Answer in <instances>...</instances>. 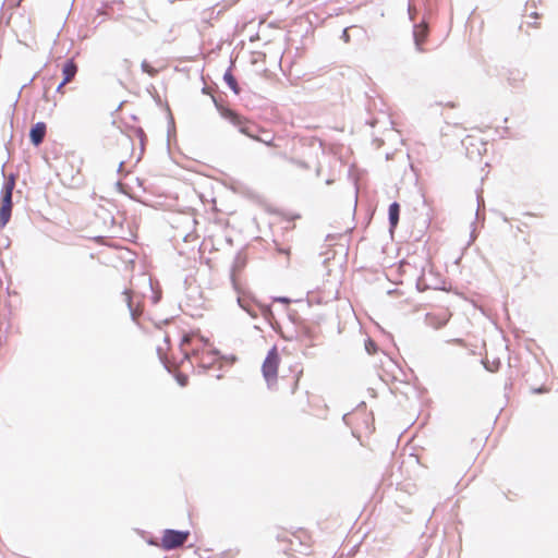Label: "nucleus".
Returning <instances> with one entry per match:
<instances>
[{
  "label": "nucleus",
  "instance_id": "1",
  "mask_svg": "<svg viewBox=\"0 0 558 558\" xmlns=\"http://www.w3.org/2000/svg\"><path fill=\"white\" fill-rule=\"evenodd\" d=\"M280 362V354L278 348L275 345L268 351L263 362V377L270 390L293 395L298 390L303 376V366L299 362L290 363L288 368L282 369L279 375Z\"/></svg>",
  "mask_w": 558,
  "mask_h": 558
},
{
  "label": "nucleus",
  "instance_id": "2",
  "mask_svg": "<svg viewBox=\"0 0 558 558\" xmlns=\"http://www.w3.org/2000/svg\"><path fill=\"white\" fill-rule=\"evenodd\" d=\"M262 133H263V135L258 136L253 132V136H250V137L257 142L265 144L268 147L284 148L283 150H281L279 153V156L282 159L292 161L300 166H303V163L301 162L302 158H300L295 153L296 146L303 143L302 137H299V136H291V137H287V138L280 137V138H278L279 142H276L275 137L272 135L268 134L265 131H262Z\"/></svg>",
  "mask_w": 558,
  "mask_h": 558
},
{
  "label": "nucleus",
  "instance_id": "3",
  "mask_svg": "<svg viewBox=\"0 0 558 558\" xmlns=\"http://www.w3.org/2000/svg\"><path fill=\"white\" fill-rule=\"evenodd\" d=\"M278 541L284 543L283 550L286 554L293 556L296 553H302L311 546V536L304 530L296 532L282 531L277 536Z\"/></svg>",
  "mask_w": 558,
  "mask_h": 558
},
{
  "label": "nucleus",
  "instance_id": "4",
  "mask_svg": "<svg viewBox=\"0 0 558 558\" xmlns=\"http://www.w3.org/2000/svg\"><path fill=\"white\" fill-rule=\"evenodd\" d=\"M195 341H199L197 335L195 332H189L183 335L180 347L181 351L189 356L192 352L193 355L198 359L201 366L203 367H210L215 365V363L220 364L219 359L215 352H213L210 349H203L201 352V355L198 356V353L195 352V349L192 348L189 349V345L192 344Z\"/></svg>",
  "mask_w": 558,
  "mask_h": 558
},
{
  "label": "nucleus",
  "instance_id": "5",
  "mask_svg": "<svg viewBox=\"0 0 558 558\" xmlns=\"http://www.w3.org/2000/svg\"><path fill=\"white\" fill-rule=\"evenodd\" d=\"M15 186V178L10 175L5 179L0 201V228H4L10 221L12 214V192Z\"/></svg>",
  "mask_w": 558,
  "mask_h": 558
},
{
  "label": "nucleus",
  "instance_id": "6",
  "mask_svg": "<svg viewBox=\"0 0 558 558\" xmlns=\"http://www.w3.org/2000/svg\"><path fill=\"white\" fill-rule=\"evenodd\" d=\"M462 145L466 156L471 159L480 158L486 153V142L478 131L468 134L462 141Z\"/></svg>",
  "mask_w": 558,
  "mask_h": 558
},
{
  "label": "nucleus",
  "instance_id": "7",
  "mask_svg": "<svg viewBox=\"0 0 558 558\" xmlns=\"http://www.w3.org/2000/svg\"><path fill=\"white\" fill-rule=\"evenodd\" d=\"M189 531L165 530L159 546L165 550L181 547L189 538Z\"/></svg>",
  "mask_w": 558,
  "mask_h": 558
},
{
  "label": "nucleus",
  "instance_id": "8",
  "mask_svg": "<svg viewBox=\"0 0 558 558\" xmlns=\"http://www.w3.org/2000/svg\"><path fill=\"white\" fill-rule=\"evenodd\" d=\"M218 110L225 119L230 121L233 125L238 126L241 133L246 136H253L254 125L247 119L240 116L232 109L222 106L218 107Z\"/></svg>",
  "mask_w": 558,
  "mask_h": 558
},
{
  "label": "nucleus",
  "instance_id": "9",
  "mask_svg": "<svg viewBox=\"0 0 558 558\" xmlns=\"http://www.w3.org/2000/svg\"><path fill=\"white\" fill-rule=\"evenodd\" d=\"M450 317L451 314L447 308H439L426 315V323L430 327L439 329L449 322Z\"/></svg>",
  "mask_w": 558,
  "mask_h": 558
},
{
  "label": "nucleus",
  "instance_id": "10",
  "mask_svg": "<svg viewBox=\"0 0 558 558\" xmlns=\"http://www.w3.org/2000/svg\"><path fill=\"white\" fill-rule=\"evenodd\" d=\"M77 70L78 68L74 60H68L62 68L63 84H69L70 82H72L77 73Z\"/></svg>",
  "mask_w": 558,
  "mask_h": 558
},
{
  "label": "nucleus",
  "instance_id": "11",
  "mask_svg": "<svg viewBox=\"0 0 558 558\" xmlns=\"http://www.w3.org/2000/svg\"><path fill=\"white\" fill-rule=\"evenodd\" d=\"M46 135V124L44 122L36 123L29 133V137L32 143L35 146H38L44 141V137Z\"/></svg>",
  "mask_w": 558,
  "mask_h": 558
},
{
  "label": "nucleus",
  "instance_id": "12",
  "mask_svg": "<svg viewBox=\"0 0 558 558\" xmlns=\"http://www.w3.org/2000/svg\"><path fill=\"white\" fill-rule=\"evenodd\" d=\"M427 37L426 25H418L414 29V38L416 46L421 49V46L425 43Z\"/></svg>",
  "mask_w": 558,
  "mask_h": 558
},
{
  "label": "nucleus",
  "instance_id": "13",
  "mask_svg": "<svg viewBox=\"0 0 558 558\" xmlns=\"http://www.w3.org/2000/svg\"><path fill=\"white\" fill-rule=\"evenodd\" d=\"M400 206L398 203H392L389 206V221L392 228L398 225L399 221Z\"/></svg>",
  "mask_w": 558,
  "mask_h": 558
},
{
  "label": "nucleus",
  "instance_id": "14",
  "mask_svg": "<svg viewBox=\"0 0 558 558\" xmlns=\"http://www.w3.org/2000/svg\"><path fill=\"white\" fill-rule=\"evenodd\" d=\"M223 80L227 83V85L234 92V94H240V87L236 83L235 77L231 73V71H227L223 75Z\"/></svg>",
  "mask_w": 558,
  "mask_h": 558
},
{
  "label": "nucleus",
  "instance_id": "15",
  "mask_svg": "<svg viewBox=\"0 0 558 558\" xmlns=\"http://www.w3.org/2000/svg\"><path fill=\"white\" fill-rule=\"evenodd\" d=\"M529 19H531V20H533V21H532V22H531V21H524V22H522V24H521V26H520V27H521V29H525V32H527V28H529L530 26H533V27H536V28L539 26V23L537 22V20H538V14H537L536 12H535V13H533V14H531V15L529 16Z\"/></svg>",
  "mask_w": 558,
  "mask_h": 558
},
{
  "label": "nucleus",
  "instance_id": "16",
  "mask_svg": "<svg viewBox=\"0 0 558 558\" xmlns=\"http://www.w3.org/2000/svg\"><path fill=\"white\" fill-rule=\"evenodd\" d=\"M141 68H142V70H143L145 73H147V74H148V75H150V76H155V75H157V74H158V72H159V70H158V69H156L155 66H153V65L150 64V62H148L147 60H144V61L142 62Z\"/></svg>",
  "mask_w": 558,
  "mask_h": 558
},
{
  "label": "nucleus",
  "instance_id": "17",
  "mask_svg": "<svg viewBox=\"0 0 558 558\" xmlns=\"http://www.w3.org/2000/svg\"><path fill=\"white\" fill-rule=\"evenodd\" d=\"M122 296H123V301L126 303L129 310L131 311L133 318L135 319L136 312L132 307V292L130 290H125L123 292Z\"/></svg>",
  "mask_w": 558,
  "mask_h": 558
},
{
  "label": "nucleus",
  "instance_id": "18",
  "mask_svg": "<svg viewBox=\"0 0 558 558\" xmlns=\"http://www.w3.org/2000/svg\"><path fill=\"white\" fill-rule=\"evenodd\" d=\"M163 340H165V347L158 345V348H157L159 354H162L165 351H167L169 349V344H170L169 336L163 335Z\"/></svg>",
  "mask_w": 558,
  "mask_h": 558
},
{
  "label": "nucleus",
  "instance_id": "19",
  "mask_svg": "<svg viewBox=\"0 0 558 558\" xmlns=\"http://www.w3.org/2000/svg\"><path fill=\"white\" fill-rule=\"evenodd\" d=\"M548 391H549V389L547 387H545V386L536 388V389H533L534 393H546Z\"/></svg>",
  "mask_w": 558,
  "mask_h": 558
},
{
  "label": "nucleus",
  "instance_id": "20",
  "mask_svg": "<svg viewBox=\"0 0 558 558\" xmlns=\"http://www.w3.org/2000/svg\"><path fill=\"white\" fill-rule=\"evenodd\" d=\"M366 350L371 354L374 353L375 352V343L373 341H369L368 344L366 345Z\"/></svg>",
  "mask_w": 558,
  "mask_h": 558
},
{
  "label": "nucleus",
  "instance_id": "21",
  "mask_svg": "<svg viewBox=\"0 0 558 558\" xmlns=\"http://www.w3.org/2000/svg\"><path fill=\"white\" fill-rule=\"evenodd\" d=\"M65 85H66V84H63V81H62V82L58 85V87H57V93H59V94L63 95V94H64V86H65Z\"/></svg>",
  "mask_w": 558,
  "mask_h": 558
},
{
  "label": "nucleus",
  "instance_id": "22",
  "mask_svg": "<svg viewBox=\"0 0 558 558\" xmlns=\"http://www.w3.org/2000/svg\"><path fill=\"white\" fill-rule=\"evenodd\" d=\"M342 38L345 43H349L350 41V35L348 33V29H344L343 31V34H342Z\"/></svg>",
  "mask_w": 558,
  "mask_h": 558
},
{
  "label": "nucleus",
  "instance_id": "23",
  "mask_svg": "<svg viewBox=\"0 0 558 558\" xmlns=\"http://www.w3.org/2000/svg\"><path fill=\"white\" fill-rule=\"evenodd\" d=\"M185 383H186V378H182V379L180 378V384H181L182 386H184V385H185Z\"/></svg>",
  "mask_w": 558,
  "mask_h": 558
}]
</instances>
